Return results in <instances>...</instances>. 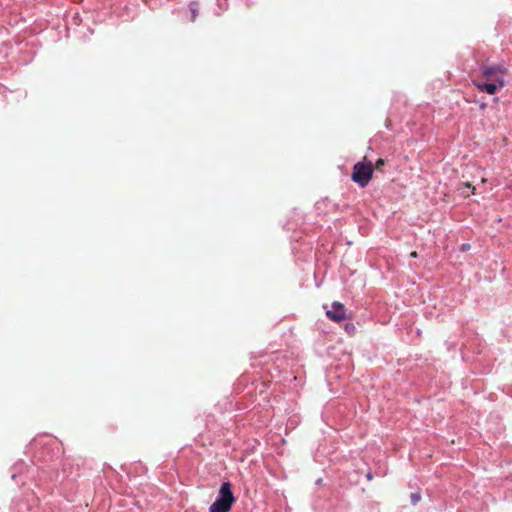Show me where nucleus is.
<instances>
[{
	"label": "nucleus",
	"instance_id": "1",
	"mask_svg": "<svg viewBox=\"0 0 512 512\" xmlns=\"http://www.w3.org/2000/svg\"><path fill=\"white\" fill-rule=\"evenodd\" d=\"M235 501L229 482H223L220 486L216 500L209 507V512H229Z\"/></svg>",
	"mask_w": 512,
	"mask_h": 512
},
{
	"label": "nucleus",
	"instance_id": "2",
	"mask_svg": "<svg viewBox=\"0 0 512 512\" xmlns=\"http://www.w3.org/2000/svg\"><path fill=\"white\" fill-rule=\"evenodd\" d=\"M373 175V166L371 162H358L353 167L352 180L361 187L368 185Z\"/></svg>",
	"mask_w": 512,
	"mask_h": 512
},
{
	"label": "nucleus",
	"instance_id": "3",
	"mask_svg": "<svg viewBox=\"0 0 512 512\" xmlns=\"http://www.w3.org/2000/svg\"><path fill=\"white\" fill-rule=\"evenodd\" d=\"M505 68L502 65H482L481 73L482 77L487 82H497L500 86L505 85L504 74Z\"/></svg>",
	"mask_w": 512,
	"mask_h": 512
},
{
	"label": "nucleus",
	"instance_id": "4",
	"mask_svg": "<svg viewBox=\"0 0 512 512\" xmlns=\"http://www.w3.org/2000/svg\"><path fill=\"white\" fill-rule=\"evenodd\" d=\"M326 315L329 319L340 322L346 319V309L340 302H333L331 309L326 311Z\"/></svg>",
	"mask_w": 512,
	"mask_h": 512
},
{
	"label": "nucleus",
	"instance_id": "5",
	"mask_svg": "<svg viewBox=\"0 0 512 512\" xmlns=\"http://www.w3.org/2000/svg\"><path fill=\"white\" fill-rule=\"evenodd\" d=\"M473 84L477 89L481 92H485L487 94L493 95L497 92L498 89L502 88L497 82H487L481 79L473 80Z\"/></svg>",
	"mask_w": 512,
	"mask_h": 512
},
{
	"label": "nucleus",
	"instance_id": "6",
	"mask_svg": "<svg viewBox=\"0 0 512 512\" xmlns=\"http://www.w3.org/2000/svg\"><path fill=\"white\" fill-rule=\"evenodd\" d=\"M470 189L475 190V187H472L470 183H462L458 188L460 193L465 197L469 196L468 191ZM472 193H474V191H472Z\"/></svg>",
	"mask_w": 512,
	"mask_h": 512
},
{
	"label": "nucleus",
	"instance_id": "7",
	"mask_svg": "<svg viewBox=\"0 0 512 512\" xmlns=\"http://www.w3.org/2000/svg\"><path fill=\"white\" fill-rule=\"evenodd\" d=\"M189 8H190V11L192 14L191 21L194 22L197 17V13H198V5L195 2H191L189 5Z\"/></svg>",
	"mask_w": 512,
	"mask_h": 512
},
{
	"label": "nucleus",
	"instance_id": "8",
	"mask_svg": "<svg viewBox=\"0 0 512 512\" xmlns=\"http://www.w3.org/2000/svg\"><path fill=\"white\" fill-rule=\"evenodd\" d=\"M421 500V495L419 492L411 494V502L413 505H416Z\"/></svg>",
	"mask_w": 512,
	"mask_h": 512
},
{
	"label": "nucleus",
	"instance_id": "9",
	"mask_svg": "<svg viewBox=\"0 0 512 512\" xmlns=\"http://www.w3.org/2000/svg\"><path fill=\"white\" fill-rule=\"evenodd\" d=\"M383 165H384V160L383 159H378L376 161L375 168L376 169H380Z\"/></svg>",
	"mask_w": 512,
	"mask_h": 512
},
{
	"label": "nucleus",
	"instance_id": "10",
	"mask_svg": "<svg viewBox=\"0 0 512 512\" xmlns=\"http://www.w3.org/2000/svg\"><path fill=\"white\" fill-rule=\"evenodd\" d=\"M469 248V244H463L462 245V250H467Z\"/></svg>",
	"mask_w": 512,
	"mask_h": 512
},
{
	"label": "nucleus",
	"instance_id": "11",
	"mask_svg": "<svg viewBox=\"0 0 512 512\" xmlns=\"http://www.w3.org/2000/svg\"><path fill=\"white\" fill-rule=\"evenodd\" d=\"M410 256H411V257H414V258H415V257H417V252H415V251H414V252H412V253L410 254Z\"/></svg>",
	"mask_w": 512,
	"mask_h": 512
},
{
	"label": "nucleus",
	"instance_id": "12",
	"mask_svg": "<svg viewBox=\"0 0 512 512\" xmlns=\"http://www.w3.org/2000/svg\"><path fill=\"white\" fill-rule=\"evenodd\" d=\"M367 478H368V479H372V475H371V473H368V474H367Z\"/></svg>",
	"mask_w": 512,
	"mask_h": 512
}]
</instances>
